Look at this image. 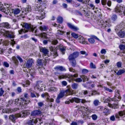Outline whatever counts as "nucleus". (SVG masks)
<instances>
[{
  "label": "nucleus",
  "mask_w": 125,
  "mask_h": 125,
  "mask_svg": "<svg viewBox=\"0 0 125 125\" xmlns=\"http://www.w3.org/2000/svg\"><path fill=\"white\" fill-rule=\"evenodd\" d=\"M42 113V112L40 109L35 110L32 111L31 113V117L30 119L28 120L25 124V125H35L39 121V125H43V123L41 119L37 118L35 116L40 115Z\"/></svg>",
  "instance_id": "nucleus-1"
},
{
  "label": "nucleus",
  "mask_w": 125,
  "mask_h": 125,
  "mask_svg": "<svg viewBox=\"0 0 125 125\" xmlns=\"http://www.w3.org/2000/svg\"><path fill=\"white\" fill-rule=\"evenodd\" d=\"M120 92L119 90H116L114 98L109 97L106 99V101L108 102V106L114 109L117 108V107L118 105L117 104L115 103H112V104L111 103H112L113 102L117 103L121 99V98L120 96Z\"/></svg>",
  "instance_id": "nucleus-2"
},
{
  "label": "nucleus",
  "mask_w": 125,
  "mask_h": 125,
  "mask_svg": "<svg viewBox=\"0 0 125 125\" xmlns=\"http://www.w3.org/2000/svg\"><path fill=\"white\" fill-rule=\"evenodd\" d=\"M125 24L123 22L117 26L115 29L118 35L120 37L122 38L125 37Z\"/></svg>",
  "instance_id": "nucleus-3"
},
{
  "label": "nucleus",
  "mask_w": 125,
  "mask_h": 125,
  "mask_svg": "<svg viewBox=\"0 0 125 125\" xmlns=\"http://www.w3.org/2000/svg\"><path fill=\"white\" fill-rule=\"evenodd\" d=\"M25 102L24 103H25L26 104L28 103L27 101H26V102L25 101L24 98L21 99L20 101L19 98L16 99L14 101L12 100H11L9 101L7 106H9V105H11V104H13L15 105H17L21 108V105H22V102Z\"/></svg>",
  "instance_id": "nucleus-4"
},
{
  "label": "nucleus",
  "mask_w": 125,
  "mask_h": 125,
  "mask_svg": "<svg viewBox=\"0 0 125 125\" xmlns=\"http://www.w3.org/2000/svg\"><path fill=\"white\" fill-rule=\"evenodd\" d=\"M115 12L122 17L125 16V6L122 5L117 6L115 9Z\"/></svg>",
  "instance_id": "nucleus-5"
},
{
  "label": "nucleus",
  "mask_w": 125,
  "mask_h": 125,
  "mask_svg": "<svg viewBox=\"0 0 125 125\" xmlns=\"http://www.w3.org/2000/svg\"><path fill=\"white\" fill-rule=\"evenodd\" d=\"M120 116L122 117H125V111H121L118 112V113L115 115V116L113 115L110 117V120L112 121H114L115 119V116L116 118L119 120L120 118Z\"/></svg>",
  "instance_id": "nucleus-6"
},
{
  "label": "nucleus",
  "mask_w": 125,
  "mask_h": 125,
  "mask_svg": "<svg viewBox=\"0 0 125 125\" xmlns=\"http://www.w3.org/2000/svg\"><path fill=\"white\" fill-rule=\"evenodd\" d=\"M23 27L27 29V30H26L23 29H21L19 30L18 32L19 34H21L27 32L28 31V30H30L31 28L30 25L27 23H23Z\"/></svg>",
  "instance_id": "nucleus-7"
},
{
  "label": "nucleus",
  "mask_w": 125,
  "mask_h": 125,
  "mask_svg": "<svg viewBox=\"0 0 125 125\" xmlns=\"http://www.w3.org/2000/svg\"><path fill=\"white\" fill-rule=\"evenodd\" d=\"M101 28L102 29L106 28L107 27H109L111 25L108 21L102 20L100 21L99 24Z\"/></svg>",
  "instance_id": "nucleus-8"
},
{
  "label": "nucleus",
  "mask_w": 125,
  "mask_h": 125,
  "mask_svg": "<svg viewBox=\"0 0 125 125\" xmlns=\"http://www.w3.org/2000/svg\"><path fill=\"white\" fill-rule=\"evenodd\" d=\"M78 111V112L79 114H82L81 116L84 119L86 120L90 118V116H89L90 113L89 112H85L84 111H82L80 109H79Z\"/></svg>",
  "instance_id": "nucleus-9"
},
{
  "label": "nucleus",
  "mask_w": 125,
  "mask_h": 125,
  "mask_svg": "<svg viewBox=\"0 0 125 125\" xmlns=\"http://www.w3.org/2000/svg\"><path fill=\"white\" fill-rule=\"evenodd\" d=\"M28 94H25L24 95V97L19 99L20 101L21 99V98H24V99H25V101H27L28 102V103L26 104L25 103H24L25 102H22V104L23 105H21V108L22 109H24V108H26L27 105L29 103V101L28 100H27V99L28 98Z\"/></svg>",
  "instance_id": "nucleus-10"
},
{
  "label": "nucleus",
  "mask_w": 125,
  "mask_h": 125,
  "mask_svg": "<svg viewBox=\"0 0 125 125\" xmlns=\"http://www.w3.org/2000/svg\"><path fill=\"white\" fill-rule=\"evenodd\" d=\"M100 110L102 111L104 115L107 116L110 113V111L109 109L103 106L99 107Z\"/></svg>",
  "instance_id": "nucleus-11"
},
{
  "label": "nucleus",
  "mask_w": 125,
  "mask_h": 125,
  "mask_svg": "<svg viewBox=\"0 0 125 125\" xmlns=\"http://www.w3.org/2000/svg\"><path fill=\"white\" fill-rule=\"evenodd\" d=\"M42 84L43 83L42 81H38L37 82L35 88L40 91H43V88H45V87Z\"/></svg>",
  "instance_id": "nucleus-12"
},
{
  "label": "nucleus",
  "mask_w": 125,
  "mask_h": 125,
  "mask_svg": "<svg viewBox=\"0 0 125 125\" xmlns=\"http://www.w3.org/2000/svg\"><path fill=\"white\" fill-rule=\"evenodd\" d=\"M64 91H61L58 95L56 99V102L57 103H59L60 102V99L63 97L64 96Z\"/></svg>",
  "instance_id": "nucleus-13"
},
{
  "label": "nucleus",
  "mask_w": 125,
  "mask_h": 125,
  "mask_svg": "<svg viewBox=\"0 0 125 125\" xmlns=\"http://www.w3.org/2000/svg\"><path fill=\"white\" fill-rule=\"evenodd\" d=\"M18 108H16L14 109H11V108H7L4 109L2 110V112L3 113H9L14 112L18 109Z\"/></svg>",
  "instance_id": "nucleus-14"
},
{
  "label": "nucleus",
  "mask_w": 125,
  "mask_h": 125,
  "mask_svg": "<svg viewBox=\"0 0 125 125\" xmlns=\"http://www.w3.org/2000/svg\"><path fill=\"white\" fill-rule=\"evenodd\" d=\"M33 61L32 59H30L28 60L27 62L26 63L25 66L27 68H29L31 67L33 63Z\"/></svg>",
  "instance_id": "nucleus-15"
},
{
  "label": "nucleus",
  "mask_w": 125,
  "mask_h": 125,
  "mask_svg": "<svg viewBox=\"0 0 125 125\" xmlns=\"http://www.w3.org/2000/svg\"><path fill=\"white\" fill-rule=\"evenodd\" d=\"M73 100L74 101L77 103H78L81 102L82 103H84L86 102V100L84 99H81L76 97H74L73 98Z\"/></svg>",
  "instance_id": "nucleus-16"
},
{
  "label": "nucleus",
  "mask_w": 125,
  "mask_h": 125,
  "mask_svg": "<svg viewBox=\"0 0 125 125\" xmlns=\"http://www.w3.org/2000/svg\"><path fill=\"white\" fill-rule=\"evenodd\" d=\"M45 13L43 11H42L40 13V15L37 16L36 18L39 20H42L45 17Z\"/></svg>",
  "instance_id": "nucleus-17"
},
{
  "label": "nucleus",
  "mask_w": 125,
  "mask_h": 125,
  "mask_svg": "<svg viewBox=\"0 0 125 125\" xmlns=\"http://www.w3.org/2000/svg\"><path fill=\"white\" fill-rule=\"evenodd\" d=\"M40 52L42 53L44 55H47L49 52L48 49L45 47H41L40 48Z\"/></svg>",
  "instance_id": "nucleus-18"
},
{
  "label": "nucleus",
  "mask_w": 125,
  "mask_h": 125,
  "mask_svg": "<svg viewBox=\"0 0 125 125\" xmlns=\"http://www.w3.org/2000/svg\"><path fill=\"white\" fill-rule=\"evenodd\" d=\"M78 76V74L75 73L73 75V74H68L67 76L69 79V81H72L74 77H76Z\"/></svg>",
  "instance_id": "nucleus-19"
},
{
  "label": "nucleus",
  "mask_w": 125,
  "mask_h": 125,
  "mask_svg": "<svg viewBox=\"0 0 125 125\" xmlns=\"http://www.w3.org/2000/svg\"><path fill=\"white\" fill-rule=\"evenodd\" d=\"M54 69L57 70L61 71H65L66 70L65 67L59 65L56 66Z\"/></svg>",
  "instance_id": "nucleus-20"
},
{
  "label": "nucleus",
  "mask_w": 125,
  "mask_h": 125,
  "mask_svg": "<svg viewBox=\"0 0 125 125\" xmlns=\"http://www.w3.org/2000/svg\"><path fill=\"white\" fill-rule=\"evenodd\" d=\"M67 25L70 28L75 31H76L78 30V29L77 27L72 25L70 23H68Z\"/></svg>",
  "instance_id": "nucleus-21"
},
{
  "label": "nucleus",
  "mask_w": 125,
  "mask_h": 125,
  "mask_svg": "<svg viewBox=\"0 0 125 125\" xmlns=\"http://www.w3.org/2000/svg\"><path fill=\"white\" fill-rule=\"evenodd\" d=\"M30 95L32 98H38L39 96V94L33 91L31 92Z\"/></svg>",
  "instance_id": "nucleus-22"
},
{
  "label": "nucleus",
  "mask_w": 125,
  "mask_h": 125,
  "mask_svg": "<svg viewBox=\"0 0 125 125\" xmlns=\"http://www.w3.org/2000/svg\"><path fill=\"white\" fill-rule=\"evenodd\" d=\"M10 26L9 24L7 22H3L0 24L1 26L7 29L10 28Z\"/></svg>",
  "instance_id": "nucleus-23"
},
{
  "label": "nucleus",
  "mask_w": 125,
  "mask_h": 125,
  "mask_svg": "<svg viewBox=\"0 0 125 125\" xmlns=\"http://www.w3.org/2000/svg\"><path fill=\"white\" fill-rule=\"evenodd\" d=\"M29 114V112L28 110H25L23 111L21 114V115L23 117H26L27 115Z\"/></svg>",
  "instance_id": "nucleus-24"
},
{
  "label": "nucleus",
  "mask_w": 125,
  "mask_h": 125,
  "mask_svg": "<svg viewBox=\"0 0 125 125\" xmlns=\"http://www.w3.org/2000/svg\"><path fill=\"white\" fill-rule=\"evenodd\" d=\"M39 28V29L42 31H46L48 29V27L45 25H42L40 26Z\"/></svg>",
  "instance_id": "nucleus-25"
},
{
  "label": "nucleus",
  "mask_w": 125,
  "mask_h": 125,
  "mask_svg": "<svg viewBox=\"0 0 125 125\" xmlns=\"http://www.w3.org/2000/svg\"><path fill=\"white\" fill-rule=\"evenodd\" d=\"M20 11L19 9L16 8L13 10L12 12L14 14H17L20 13Z\"/></svg>",
  "instance_id": "nucleus-26"
},
{
  "label": "nucleus",
  "mask_w": 125,
  "mask_h": 125,
  "mask_svg": "<svg viewBox=\"0 0 125 125\" xmlns=\"http://www.w3.org/2000/svg\"><path fill=\"white\" fill-rule=\"evenodd\" d=\"M117 18V17L116 15L113 14L111 17V19L112 21L113 22L116 21Z\"/></svg>",
  "instance_id": "nucleus-27"
},
{
  "label": "nucleus",
  "mask_w": 125,
  "mask_h": 125,
  "mask_svg": "<svg viewBox=\"0 0 125 125\" xmlns=\"http://www.w3.org/2000/svg\"><path fill=\"white\" fill-rule=\"evenodd\" d=\"M7 37L10 38H13L14 37L13 33L12 32H9L7 34Z\"/></svg>",
  "instance_id": "nucleus-28"
},
{
  "label": "nucleus",
  "mask_w": 125,
  "mask_h": 125,
  "mask_svg": "<svg viewBox=\"0 0 125 125\" xmlns=\"http://www.w3.org/2000/svg\"><path fill=\"white\" fill-rule=\"evenodd\" d=\"M9 118L12 121V122L14 123L15 122V120L16 119L17 117L15 115H11L10 116Z\"/></svg>",
  "instance_id": "nucleus-29"
},
{
  "label": "nucleus",
  "mask_w": 125,
  "mask_h": 125,
  "mask_svg": "<svg viewBox=\"0 0 125 125\" xmlns=\"http://www.w3.org/2000/svg\"><path fill=\"white\" fill-rule=\"evenodd\" d=\"M125 72V71L123 69H121L119 70L118 72L116 73V74L118 75H120L124 73Z\"/></svg>",
  "instance_id": "nucleus-30"
},
{
  "label": "nucleus",
  "mask_w": 125,
  "mask_h": 125,
  "mask_svg": "<svg viewBox=\"0 0 125 125\" xmlns=\"http://www.w3.org/2000/svg\"><path fill=\"white\" fill-rule=\"evenodd\" d=\"M79 86L78 84L77 83H73L72 85V88L74 89H77Z\"/></svg>",
  "instance_id": "nucleus-31"
},
{
  "label": "nucleus",
  "mask_w": 125,
  "mask_h": 125,
  "mask_svg": "<svg viewBox=\"0 0 125 125\" xmlns=\"http://www.w3.org/2000/svg\"><path fill=\"white\" fill-rule=\"evenodd\" d=\"M37 65L38 66H42L43 63L42 62V60L41 59H38L37 61Z\"/></svg>",
  "instance_id": "nucleus-32"
},
{
  "label": "nucleus",
  "mask_w": 125,
  "mask_h": 125,
  "mask_svg": "<svg viewBox=\"0 0 125 125\" xmlns=\"http://www.w3.org/2000/svg\"><path fill=\"white\" fill-rule=\"evenodd\" d=\"M63 21V18L61 16H59L57 19V21L58 22L61 23H62Z\"/></svg>",
  "instance_id": "nucleus-33"
},
{
  "label": "nucleus",
  "mask_w": 125,
  "mask_h": 125,
  "mask_svg": "<svg viewBox=\"0 0 125 125\" xmlns=\"http://www.w3.org/2000/svg\"><path fill=\"white\" fill-rule=\"evenodd\" d=\"M0 10L4 12H5L6 10L5 8L3 7V5L1 4V3H0Z\"/></svg>",
  "instance_id": "nucleus-34"
},
{
  "label": "nucleus",
  "mask_w": 125,
  "mask_h": 125,
  "mask_svg": "<svg viewBox=\"0 0 125 125\" xmlns=\"http://www.w3.org/2000/svg\"><path fill=\"white\" fill-rule=\"evenodd\" d=\"M70 61L71 63V65L73 67H75L76 64V62L75 60L73 59V60H71V61Z\"/></svg>",
  "instance_id": "nucleus-35"
},
{
  "label": "nucleus",
  "mask_w": 125,
  "mask_h": 125,
  "mask_svg": "<svg viewBox=\"0 0 125 125\" xmlns=\"http://www.w3.org/2000/svg\"><path fill=\"white\" fill-rule=\"evenodd\" d=\"M57 88L54 87H51L49 89V91L50 92H55L57 91Z\"/></svg>",
  "instance_id": "nucleus-36"
},
{
  "label": "nucleus",
  "mask_w": 125,
  "mask_h": 125,
  "mask_svg": "<svg viewBox=\"0 0 125 125\" xmlns=\"http://www.w3.org/2000/svg\"><path fill=\"white\" fill-rule=\"evenodd\" d=\"M90 113L89 114V116L91 117H92V119L93 120H96L97 118L98 117L95 114H93L91 116H90Z\"/></svg>",
  "instance_id": "nucleus-37"
},
{
  "label": "nucleus",
  "mask_w": 125,
  "mask_h": 125,
  "mask_svg": "<svg viewBox=\"0 0 125 125\" xmlns=\"http://www.w3.org/2000/svg\"><path fill=\"white\" fill-rule=\"evenodd\" d=\"M79 53L78 52H74L72 54L73 55L74 57V58H75L77 57L79 55Z\"/></svg>",
  "instance_id": "nucleus-38"
},
{
  "label": "nucleus",
  "mask_w": 125,
  "mask_h": 125,
  "mask_svg": "<svg viewBox=\"0 0 125 125\" xmlns=\"http://www.w3.org/2000/svg\"><path fill=\"white\" fill-rule=\"evenodd\" d=\"M75 59V58H74V56L72 54H70L69 56L68 59L70 61H71V60H73V59L74 60Z\"/></svg>",
  "instance_id": "nucleus-39"
},
{
  "label": "nucleus",
  "mask_w": 125,
  "mask_h": 125,
  "mask_svg": "<svg viewBox=\"0 0 125 125\" xmlns=\"http://www.w3.org/2000/svg\"><path fill=\"white\" fill-rule=\"evenodd\" d=\"M13 60L14 62V63L16 65H18L19 63V62L18 60L16 59L15 57H13Z\"/></svg>",
  "instance_id": "nucleus-40"
},
{
  "label": "nucleus",
  "mask_w": 125,
  "mask_h": 125,
  "mask_svg": "<svg viewBox=\"0 0 125 125\" xmlns=\"http://www.w3.org/2000/svg\"><path fill=\"white\" fill-rule=\"evenodd\" d=\"M39 31V30L37 29H35L33 30V32L34 34L35 35H38L39 34L38 32Z\"/></svg>",
  "instance_id": "nucleus-41"
},
{
  "label": "nucleus",
  "mask_w": 125,
  "mask_h": 125,
  "mask_svg": "<svg viewBox=\"0 0 125 125\" xmlns=\"http://www.w3.org/2000/svg\"><path fill=\"white\" fill-rule=\"evenodd\" d=\"M104 89L106 91H107L110 93H112L113 92V90L105 86H104Z\"/></svg>",
  "instance_id": "nucleus-42"
},
{
  "label": "nucleus",
  "mask_w": 125,
  "mask_h": 125,
  "mask_svg": "<svg viewBox=\"0 0 125 125\" xmlns=\"http://www.w3.org/2000/svg\"><path fill=\"white\" fill-rule=\"evenodd\" d=\"M47 35L45 33H43L41 34V37L42 38L45 39H47L48 37L47 36Z\"/></svg>",
  "instance_id": "nucleus-43"
},
{
  "label": "nucleus",
  "mask_w": 125,
  "mask_h": 125,
  "mask_svg": "<svg viewBox=\"0 0 125 125\" xmlns=\"http://www.w3.org/2000/svg\"><path fill=\"white\" fill-rule=\"evenodd\" d=\"M88 70L85 69H83L82 70V73L83 74H85L88 73Z\"/></svg>",
  "instance_id": "nucleus-44"
},
{
  "label": "nucleus",
  "mask_w": 125,
  "mask_h": 125,
  "mask_svg": "<svg viewBox=\"0 0 125 125\" xmlns=\"http://www.w3.org/2000/svg\"><path fill=\"white\" fill-rule=\"evenodd\" d=\"M71 35L75 39L77 38L78 37V35L74 32L72 33Z\"/></svg>",
  "instance_id": "nucleus-45"
},
{
  "label": "nucleus",
  "mask_w": 125,
  "mask_h": 125,
  "mask_svg": "<svg viewBox=\"0 0 125 125\" xmlns=\"http://www.w3.org/2000/svg\"><path fill=\"white\" fill-rule=\"evenodd\" d=\"M107 0H101V2L102 4L104 5L106 4Z\"/></svg>",
  "instance_id": "nucleus-46"
},
{
  "label": "nucleus",
  "mask_w": 125,
  "mask_h": 125,
  "mask_svg": "<svg viewBox=\"0 0 125 125\" xmlns=\"http://www.w3.org/2000/svg\"><path fill=\"white\" fill-rule=\"evenodd\" d=\"M90 66L91 68L93 69H95L96 68V67L93 62H91L90 64Z\"/></svg>",
  "instance_id": "nucleus-47"
},
{
  "label": "nucleus",
  "mask_w": 125,
  "mask_h": 125,
  "mask_svg": "<svg viewBox=\"0 0 125 125\" xmlns=\"http://www.w3.org/2000/svg\"><path fill=\"white\" fill-rule=\"evenodd\" d=\"M99 101L97 100H95L94 101V104L95 106H97L98 104Z\"/></svg>",
  "instance_id": "nucleus-48"
},
{
  "label": "nucleus",
  "mask_w": 125,
  "mask_h": 125,
  "mask_svg": "<svg viewBox=\"0 0 125 125\" xmlns=\"http://www.w3.org/2000/svg\"><path fill=\"white\" fill-rule=\"evenodd\" d=\"M17 58L19 60L20 62V63H21L23 62V60L18 55L17 56Z\"/></svg>",
  "instance_id": "nucleus-49"
},
{
  "label": "nucleus",
  "mask_w": 125,
  "mask_h": 125,
  "mask_svg": "<svg viewBox=\"0 0 125 125\" xmlns=\"http://www.w3.org/2000/svg\"><path fill=\"white\" fill-rule=\"evenodd\" d=\"M60 50L62 52L63 54H64L65 51V49L64 48L62 47L61 48Z\"/></svg>",
  "instance_id": "nucleus-50"
},
{
  "label": "nucleus",
  "mask_w": 125,
  "mask_h": 125,
  "mask_svg": "<svg viewBox=\"0 0 125 125\" xmlns=\"http://www.w3.org/2000/svg\"><path fill=\"white\" fill-rule=\"evenodd\" d=\"M4 92V91L3 90L2 88L0 89V96H1L3 95Z\"/></svg>",
  "instance_id": "nucleus-51"
},
{
  "label": "nucleus",
  "mask_w": 125,
  "mask_h": 125,
  "mask_svg": "<svg viewBox=\"0 0 125 125\" xmlns=\"http://www.w3.org/2000/svg\"><path fill=\"white\" fill-rule=\"evenodd\" d=\"M116 65L118 68H120L122 66V63L121 62H118L117 63Z\"/></svg>",
  "instance_id": "nucleus-52"
},
{
  "label": "nucleus",
  "mask_w": 125,
  "mask_h": 125,
  "mask_svg": "<svg viewBox=\"0 0 125 125\" xmlns=\"http://www.w3.org/2000/svg\"><path fill=\"white\" fill-rule=\"evenodd\" d=\"M88 40L91 43H93L94 42V40L93 38H90Z\"/></svg>",
  "instance_id": "nucleus-53"
},
{
  "label": "nucleus",
  "mask_w": 125,
  "mask_h": 125,
  "mask_svg": "<svg viewBox=\"0 0 125 125\" xmlns=\"http://www.w3.org/2000/svg\"><path fill=\"white\" fill-rule=\"evenodd\" d=\"M3 65L4 66L6 67H8L9 66V64L6 62H3Z\"/></svg>",
  "instance_id": "nucleus-54"
},
{
  "label": "nucleus",
  "mask_w": 125,
  "mask_h": 125,
  "mask_svg": "<svg viewBox=\"0 0 125 125\" xmlns=\"http://www.w3.org/2000/svg\"><path fill=\"white\" fill-rule=\"evenodd\" d=\"M82 81V79L80 78H78L76 79L75 81L78 82H80Z\"/></svg>",
  "instance_id": "nucleus-55"
},
{
  "label": "nucleus",
  "mask_w": 125,
  "mask_h": 125,
  "mask_svg": "<svg viewBox=\"0 0 125 125\" xmlns=\"http://www.w3.org/2000/svg\"><path fill=\"white\" fill-rule=\"evenodd\" d=\"M119 47L120 49L121 50H122L124 49L125 48L124 45L122 44L120 45Z\"/></svg>",
  "instance_id": "nucleus-56"
},
{
  "label": "nucleus",
  "mask_w": 125,
  "mask_h": 125,
  "mask_svg": "<svg viewBox=\"0 0 125 125\" xmlns=\"http://www.w3.org/2000/svg\"><path fill=\"white\" fill-rule=\"evenodd\" d=\"M69 71L71 72H73L74 73H76V72L74 69H73L72 68H69Z\"/></svg>",
  "instance_id": "nucleus-57"
},
{
  "label": "nucleus",
  "mask_w": 125,
  "mask_h": 125,
  "mask_svg": "<svg viewBox=\"0 0 125 125\" xmlns=\"http://www.w3.org/2000/svg\"><path fill=\"white\" fill-rule=\"evenodd\" d=\"M100 52L101 54H104L106 53V51L105 49H103L101 50Z\"/></svg>",
  "instance_id": "nucleus-58"
},
{
  "label": "nucleus",
  "mask_w": 125,
  "mask_h": 125,
  "mask_svg": "<svg viewBox=\"0 0 125 125\" xmlns=\"http://www.w3.org/2000/svg\"><path fill=\"white\" fill-rule=\"evenodd\" d=\"M81 77L82 79H83L84 80V81L87 80V77L84 75H82L80 76Z\"/></svg>",
  "instance_id": "nucleus-59"
},
{
  "label": "nucleus",
  "mask_w": 125,
  "mask_h": 125,
  "mask_svg": "<svg viewBox=\"0 0 125 125\" xmlns=\"http://www.w3.org/2000/svg\"><path fill=\"white\" fill-rule=\"evenodd\" d=\"M81 93L84 95H86L88 94V92L86 90H83L82 91Z\"/></svg>",
  "instance_id": "nucleus-60"
},
{
  "label": "nucleus",
  "mask_w": 125,
  "mask_h": 125,
  "mask_svg": "<svg viewBox=\"0 0 125 125\" xmlns=\"http://www.w3.org/2000/svg\"><path fill=\"white\" fill-rule=\"evenodd\" d=\"M58 33L60 35H62L65 32L63 31H61L59 30L58 31Z\"/></svg>",
  "instance_id": "nucleus-61"
},
{
  "label": "nucleus",
  "mask_w": 125,
  "mask_h": 125,
  "mask_svg": "<svg viewBox=\"0 0 125 125\" xmlns=\"http://www.w3.org/2000/svg\"><path fill=\"white\" fill-rule=\"evenodd\" d=\"M52 42L53 44L55 45L58 42L57 40H54L52 41Z\"/></svg>",
  "instance_id": "nucleus-62"
},
{
  "label": "nucleus",
  "mask_w": 125,
  "mask_h": 125,
  "mask_svg": "<svg viewBox=\"0 0 125 125\" xmlns=\"http://www.w3.org/2000/svg\"><path fill=\"white\" fill-rule=\"evenodd\" d=\"M62 85L63 86H66L67 84V83L66 81H63L62 82Z\"/></svg>",
  "instance_id": "nucleus-63"
},
{
  "label": "nucleus",
  "mask_w": 125,
  "mask_h": 125,
  "mask_svg": "<svg viewBox=\"0 0 125 125\" xmlns=\"http://www.w3.org/2000/svg\"><path fill=\"white\" fill-rule=\"evenodd\" d=\"M38 105L40 107H42L44 104L42 102H40L38 103Z\"/></svg>",
  "instance_id": "nucleus-64"
}]
</instances>
